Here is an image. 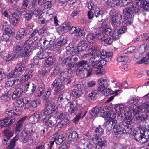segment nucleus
<instances>
[{
    "instance_id": "nucleus-32",
    "label": "nucleus",
    "mask_w": 149,
    "mask_h": 149,
    "mask_svg": "<svg viewBox=\"0 0 149 149\" xmlns=\"http://www.w3.org/2000/svg\"><path fill=\"white\" fill-rule=\"evenodd\" d=\"M94 13L96 20L98 22H101L103 20V11L99 10H95Z\"/></svg>"
},
{
    "instance_id": "nucleus-22",
    "label": "nucleus",
    "mask_w": 149,
    "mask_h": 149,
    "mask_svg": "<svg viewBox=\"0 0 149 149\" xmlns=\"http://www.w3.org/2000/svg\"><path fill=\"white\" fill-rule=\"evenodd\" d=\"M16 110L15 109L12 110L9 109L6 110L5 113L8 116L6 118H8V120L13 119L15 120V117L17 116V114L16 113L15 111H16Z\"/></svg>"
},
{
    "instance_id": "nucleus-21",
    "label": "nucleus",
    "mask_w": 149,
    "mask_h": 149,
    "mask_svg": "<svg viewBox=\"0 0 149 149\" xmlns=\"http://www.w3.org/2000/svg\"><path fill=\"white\" fill-rule=\"evenodd\" d=\"M67 42V40L65 36H61L57 40L55 43V46L58 48L62 47L65 45Z\"/></svg>"
},
{
    "instance_id": "nucleus-16",
    "label": "nucleus",
    "mask_w": 149,
    "mask_h": 149,
    "mask_svg": "<svg viewBox=\"0 0 149 149\" xmlns=\"http://www.w3.org/2000/svg\"><path fill=\"white\" fill-rule=\"evenodd\" d=\"M122 16L120 14H118L115 17L111 18V24L115 28L119 26L122 20Z\"/></svg>"
},
{
    "instance_id": "nucleus-19",
    "label": "nucleus",
    "mask_w": 149,
    "mask_h": 149,
    "mask_svg": "<svg viewBox=\"0 0 149 149\" xmlns=\"http://www.w3.org/2000/svg\"><path fill=\"white\" fill-rule=\"evenodd\" d=\"M8 118H5L3 120H0V129L3 127H6L11 125L12 124L15 122L13 119H11L9 121Z\"/></svg>"
},
{
    "instance_id": "nucleus-59",
    "label": "nucleus",
    "mask_w": 149,
    "mask_h": 149,
    "mask_svg": "<svg viewBox=\"0 0 149 149\" xmlns=\"http://www.w3.org/2000/svg\"><path fill=\"white\" fill-rule=\"evenodd\" d=\"M98 92V91L96 90L92 92L89 94V97L91 100H94L96 99L97 97Z\"/></svg>"
},
{
    "instance_id": "nucleus-60",
    "label": "nucleus",
    "mask_w": 149,
    "mask_h": 149,
    "mask_svg": "<svg viewBox=\"0 0 149 149\" xmlns=\"http://www.w3.org/2000/svg\"><path fill=\"white\" fill-rule=\"evenodd\" d=\"M38 35L37 31V29H36L33 31L31 35L28 36V37L30 38L33 39L34 41H35L38 39Z\"/></svg>"
},
{
    "instance_id": "nucleus-12",
    "label": "nucleus",
    "mask_w": 149,
    "mask_h": 149,
    "mask_svg": "<svg viewBox=\"0 0 149 149\" xmlns=\"http://www.w3.org/2000/svg\"><path fill=\"white\" fill-rule=\"evenodd\" d=\"M44 110L42 111L44 116H50V115L53 113H56L57 112V107L53 104L45 107Z\"/></svg>"
},
{
    "instance_id": "nucleus-13",
    "label": "nucleus",
    "mask_w": 149,
    "mask_h": 149,
    "mask_svg": "<svg viewBox=\"0 0 149 149\" xmlns=\"http://www.w3.org/2000/svg\"><path fill=\"white\" fill-rule=\"evenodd\" d=\"M98 54H99L98 53ZM92 56L91 57L89 60V63L90 65L92 68L95 69H97L98 61L100 60V56L99 54H97L96 53L93 54H91Z\"/></svg>"
},
{
    "instance_id": "nucleus-14",
    "label": "nucleus",
    "mask_w": 149,
    "mask_h": 149,
    "mask_svg": "<svg viewBox=\"0 0 149 149\" xmlns=\"http://www.w3.org/2000/svg\"><path fill=\"white\" fill-rule=\"evenodd\" d=\"M29 33V32H28L27 31L24 29L20 28L17 33L16 38L17 40H19L25 37L28 36L30 35Z\"/></svg>"
},
{
    "instance_id": "nucleus-51",
    "label": "nucleus",
    "mask_w": 149,
    "mask_h": 149,
    "mask_svg": "<svg viewBox=\"0 0 149 149\" xmlns=\"http://www.w3.org/2000/svg\"><path fill=\"white\" fill-rule=\"evenodd\" d=\"M11 97V95H10V93H7L3 94L0 97L1 100H3L4 102H7L9 101Z\"/></svg>"
},
{
    "instance_id": "nucleus-42",
    "label": "nucleus",
    "mask_w": 149,
    "mask_h": 149,
    "mask_svg": "<svg viewBox=\"0 0 149 149\" xmlns=\"http://www.w3.org/2000/svg\"><path fill=\"white\" fill-rule=\"evenodd\" d=\"M124 107L122 104H116L114 106V109L118 113H122L124 111Z\"/></svg>"
},
{
    "instance_id": "nucleus-30",
    "label": "nucleus",
    "mask_w": 149,
    "mask_h": 149,
    "mask_svg": "<svg viewBox=\"0 0 149 149\" xmlns=\"http://www.w3.org/2000/svg\"><path fill=\"white\" fill-rule=\"evenodd\" d=\"M98 51H100V50L98 49L97 46L96 45H93L92 47L91 48L89 49V53L84 54L81 58H86L87 57V55L89 54L94 55V54L96 53L97 52H98Z\"/></svg>"
},
{
    "instance_id": "nucleus-6",
    "label": "nucleus",
    "mask_w": 149,
    "mask_h": 149,
    "mask_svg": "<svg viewBox=\"0 0 149 149\" xmlns=\"http://www.w3.org/2000/svg\"><path fill=\"white\" fill-rule=\"evenodd\" d=\"M34 132L32 129H26L24 131H22L21 134V136L23 138L22 141L23 143H26L29 140H33L34 137L33 134Z\"/></svg>"
},
{
    "instance_id": "nucleus-11",
    "label": "nucleus",
    "mask_w": 149,
    "mask_h": 149,
    "mask_svg": "<svg viewBox=\"0 0 149 149\" xmlns=\"http://www.w3.org/2000/svg\"><path fill=\"white\" fill-rule=\"evenodd\" d=\"M88 46V44L85 41H83L80 42L77 46V49L74 48V47H72V49L69 50L70 51L73 52L74 53H80V52L85 50Z\"/></svg>"
},
{
    "instance_id": "nucleus-41",
    "label": "nucleus",
    "mask_w": 149,
    "mask_h": 149,
    "mask_svg": "<svg viewBox=\"0 0 149 149\" xmlns=\"http://www.w3.org/2000/svg\"><path fill=\"white\" fill-rule=\"evenodd\" d=\"M94 131L95 132V134L96 136H101L103 134L104 130L100 125H99L98 127L95 128Z\"/></svg>"
},
{
    "instance_id": "nucleus-26",
    "label": "nucleus",
    "mask_w": 149,
    "mask_h": 149,
    "mask_svg": "<svg viewBox=\"0 0 149 149\" xmlns=\"http://www.w3.org/2000/svg\"><path fill=\"white\" fill-rule=\"evenodd\" d=\"M68 138L70 139L72 141H76L79 137V135L77 132L73 131L69 133Z\"/></svg>"
},
{
    "instance_id": "nucleus-29",
    "label": "nucleus",
    "mask_w": 149,
    "mask_h": 149,
    "mask_svg": "<svg viewBox=\"0 0 149 149\" xmlns=\"http://www.w3.org/2000/svg\"><path fill=\"white\" fill-rule=\"evenodd\" d=\"M87 63V61L83 60L79 61L77 63L75 62L74 66H75L77 68L85 69L86 67V66L88 65Z\"/></svg>"
},
{
    "instance_id": "nucleus-43",
    "label": "nucleus",
    "mask_w": 149,
    "mask_h": 149,
    "mask_svg": "<svg viewBox=\"0 0 149 149\" xmlns=\"http://www.w3.org/2000/svg\"><path fill=\"white\" fill-rule=\"evenodd\" d=\"M123 132H114L115 133V136L119 139L121 137L122 135V134H130L131 132H127L126 130H125V127H123Z\"/></svg>"
},
{
    "instance_id": "nucleus-36",
    "label": "nucleus",
    "mask_w": 149,
    "mask_h": 149,
    "mask_svg": "<svg viewBox=\"0 0 149 149\" xmlns=\"http://www.w3.org/2000/svg\"><path fill=\"white\" fill-rule=\"evenodd\" d=\"M115 120H110L107 121L104 123V126L106 127L108 130H111L112 127H113L114 126Z\"/></svg>"
},
{
    "instance_id": "nucleus-2",
    "label": "nucleus",
    "mask_w": 149,
    "mask_h": 149,
    "mask_svg": "<svg viewBox=\"0 0 149 149\" xmlns=\"http://www.w3.org/2000/svg\"><path fill=\"white\" fill-rule=\"evenodd\" d=\"M66 58L62 60V58H60L59 61H61V64L62 66L65 65L68 66V68H71L74 66L75 62H77L78 61V58L74 55H72L71 53V51L68 50H67L65 55Z\"/></svg>"
},
{
    "instance_id": "nucleus-39",
    "label": "nucleus",
    "mask_w": 149,
    "mask_h": 149,
    "mask_svg": "<svg viewBox=\"0 0 149 149\" xmlns=\"http://www.w3.org/2000/svg\"><path fill=\"white\" fill-rule=\"evenodd\" d=\"M20 19V17L18 14L15 13L13 14L11 20L13 22L12 23L14 26H16V24L19 23Z\"/></svg>"
},
{
    "instance_id": "nucleus-1",
    "label": "nucleus",
    "mask_w": 149,
    "mask_h": 149,
    "mask_svg": "<svg viewBox=\"0 0 149 149\" xmlns=\"http://www.w3.org/2000/svg\"><path fill=\"white\" fill-rule=\"evenodd\" d=\"M139 10V8L134 3H131L129 5L123 10V12L125 15L127 16L125 22L127 25H130L132 23V19L134 17L133 13L137 12Z\"/></svg>"
},
{
    "instance_id": "nucleus-44",
    "label": "nucleus",
    "mask_w": 149,
    "mask_h": 149,
    "mask_svg": "<svg viewBox=\"0 0 149 149\" xmlns=\"http://www.w3.org/2000/svg\"><path fill=\"white\" fill-rule=\"evenodd\" d=\"M64 140V136L63 135H58L57 136L54 138V141L58 145L61 144Z\"/></svg>"
},
{
    "instance_id": "nucleus-47",
    "label": "nucleus",
    "mask_w": 149,
    "mask_h": 149,
    "mask_svg": "<svg viewBox=\"0 0 149 149\" xmlns=\"http://www.w3.org/2000/svg\"><path fill=\"white\" fill-rule=\"evenodd\" d=\"M83 94V91L73 89L71 95L74 97H78L81 96Z\"/></svg>"
},
{
    "instance_id": "nucleus-34",
    "label": "nucleus",
    "mask_w": 149,
    "mask_h": 149,
    "mask_svg": "<svg viewBox=\"0 0 149 149\" xmlns=\"http://www.w3.org/2000/svg\"><path fill=\"white\" fill-rule=\"evenodd\" d=\"M24 49H22V51L20 54V56L22 58L28 57L29 56V53L31 49H28L26 47H24Z\"/></svg>"
},
{
    "instance_id": "nucleus-37",
    "label": "nucleus",
    "mask_w": 149,
    "mask_h": 149,
    "mask_svg": "<svg viewBox=\"0 0 149 149\" xmlns=\"http://www.w3.org/2000/svg\"><path fill=\"white\" fill-rule=\"evenodd\" d=\"M80 149H91L89 144L86 142L84 139H81L79 141Z\"/></svg>"
},
{
    "instance_id": "nucleus-50",
    "label": "nucleus",
    "mask_w": 149,
    "mask_h": 149,
    "mask_svg": "<svg viewBox=\"0 0 149 149\" xmlns=\"http://www.w3.org/2000/svg\"><path fill=\"white\" fill-rule=\"evenodd\" d=\"M25 18L27 21H30L32 18L33 16V12L28 10L25 11L24 13Z\"/></svg>"
},
{
    "instance_id": "nucleus-35",
    "label": "nucleus",
    "mask_w": 149,
    "mask_h": 149,
    "mask_svg": "<svg viewBox=\"0 0 149 149\" xmlns=\"http://www.w3.org/2000/svg\"><path fill=\"white\" fill-rule=\"evenodd\" d=\"M87 40L90 43H93L95 42L96 40L95 34L89 33L87 35Z\"/></svg>"
},
{
    "instance_id": "nucleus-10",
    "label": "nucleus",
    "mask_w": 149,
    "mask_h": 149,
    "mask_svg": "<svg viewBox=\"0 0 149 149\" xmlns=\"http://www.w3.org/2000/svg\"><path fill=\"white\" fill-rule=\"evenodd\" d=\"M65 83H63L58 78H56L52 84L53 88H58L55 90L54 93L57 95L65 88Z\"/></svg>"
},
{
    "instance_id": "nucleus-33",
    "label": "nucleus",
    "mask_w": 149,
    "mask_h": 149,
    "mask_svg": "<svg viewBox=\"0 0 149 149\" xmlns=\"http://www.w3.org/2000/svg\"><path fill=\"white\" fill-rule=\"evenodd\" d=\"M4 134L5 138L9 139L13 136V132L11 130L10 128L8 127L4 130Z\"/></svg>"
},
{
    "instance_id": "nucleus-55",
    "label": "nucleus",
    "mask_w": 149,
    "mask_h": 149,
    "mask_svg": "<svg viewBox=\"0 0 149 149\" xmlns=\"http://www.w3.org/2000/svg\"><path fill=\"white\" fill-rule=\"evenodd\" d=\"M95 33L96 35V39H97L101 41V42L105 38V36L102 31V32H96Z\"/></svg>"
},
{
    "instance_id": "nucleus-24",
    "label": "nucleus",
    "mask_w": 149,
    "mask_h": 149,
    "mask_svg": "<svg viewBox=\"0 0 149 149\" xmlns=\"http://www.w3.org/2000/svg\"><path fill=\"white\" fill-rule=\"evenodd\" d=\"M38 88L37 90L38 91V96H41L43 93L45 89V85L41 80L38 81L37 82Z\"/></svg>"
},
{
    "instance_id": "nucleus-45",
    "label": "nucleus",
    "mask_w": 149,
    "mask_h": 149,
    "mask_svg": "<svg viewBox=\"0 0 149 149\" xmlns=\"http://www.w3.org/2000/svg\"><path fill=\"white\" fill-rule=\"evenodd\" d=\"M56 61V58L53 56H51L48 57L46 60V63L49 65H53L55 63Z\"/></svg>"
},
{
    "instance_id": "nucleus-58",
    "label": "nucleus",
    "mask_w": 149,
    "mask_h": 149,
    "mask_svg": "<svg viewBox=\"0 0 149 149\" xmlns=\"http://www.w3.org/2000/svg\"><path fill=\"white\" fill-rule=\"evenodd\" d=\"M148 48V47L146 44H143L139 47L138 52L142 55Z\"/></svg>"
},
{
    "instance_id": "nucleus-40",
    "label": "nucleus",
    "mask_w": 149,
    "mask_h": 149,
    "mask_svg": "<svg viewBox=\"0 0 149 149\" xmlns=\"http://www.w3.org/2000/svg\"><path fill=\"white\" fill-rule=\"evenodd\" d=\"M71 27L70 24L68 22H65L61 26V30L64 32H66L70 30Z\"/></svg>"
},
{
    "instance_id": "nucleus-49",
    "label": "nucleus",
    "mask_w": 149,
    "mask_h": 149,
    "mask_svg": "<svg viewBox=\"0 0 149 149\" xmlns=\"http://www.w3.org/2000/svg\"><path fill=\"white\" fill-rule=\"evenodd\" d=\"M61 108L57 109V112H56L57 114V118L61 120L63 119L66 116V115L65 112H63L60 110Z\"/></svg>"
},
{
    "instance_id": "nucleus-9",
    "label": "nucleus",
    "mask_w": 149,
    "mask_h": 149,
    "mask_svg": "<svg viewBox=\"0 0 149 149\" xmlns=\"http://www.w3.org/2000/svg\"><path fill=\"white\" fill-rule=\"evenodd\" d=\"M45 116L43 113L41 114L39 111H37L29 117V123L32 124L36 123L40 120L43 122Z\"/></svg>"
},
{
    "instance_id": "nucleus-64",
    "label": "nucleus",
    "mask_w": 149,
    "mask_h": 149,
    "mask_svg": "<svg viewBox=\"0 0 149 149\" xmlns=\"http://www.w3.org/2000/svg\"><path fill=\"white\" fill-rule=\"evenodd\" d=\"M67 76V74L64 72H62L60 73L59 76L58 78L61 80L63 83H65L64 81L65 80Z\"/></svg>"
},
{
    "instance_id": "nucleus-56",
    "label": "nucleus",
    "mask_w": 149,
    "mask_h": 149,
    "mask_svg": "<svg viewBox=\"0 0 149 149\" xmlns=\"http://www.w3.org/2000/svg\"><path fill=\"white\" fill-rule=\"evenodd\" d=\"M20 75L15 70L14 71H12L10 72L7 76V78L8 79H11L13 77H19Z\"/></svg>"
},
{
    "instance_id": "nucleus-17",
    "label": "nucleus",
    "mask_w": 149,
    "mask_h": 149,
    "mask_svg": "<svg viewBox=\"0 0 149 149\" xmlns=\"http://www.w3.org/2000/svg\"><path fill=\"white\" fill-rule=\"evenodd\" d=\"M25 89L26 92L33 94L36 89V86L34 84L28 82L24 84Z\"/></svg>"
},
{
    "instance_id": "nucleus-18",
    "label": "nucleus",
    "mask_w": 149,
    "mask_h": 149,
    "mask_svg": "<svg viewBox=\"0 0 149 149\" xmlns=\"http://www.w3.org/2000/svg\"><path fill=\"white\" fill-rule=\"evenodd\" d=\"M76 113V116L73 119L74 122V123L78 121L80 118H83L84 117L87 113V112L84 109H82L79 110H77Z\"/></svg>"
},
{
    "instance_id": "nucleus-4",
    "label": "nucleus",
    "mask_w": 149,
    "mask_h": 149,
    "mask_svg": "<svg viewBox=\"0 0 149 149\" xmlns=\"http://www.w3.org/2000/svg\"><path fill=\"white\" fill-rule=\"evenodd\" d=\"M132 116L131 114L127 115L121 122V124L125 127V130L128 132H132L133 128L132 124L134 123V120L132 118Z\"/></svg>"
},
{
    "instance_id": "nucleus-31",
    "label": "nucleus",
    "mask_w": 149,
    "mask_h": 149,
    "mask_svg": "<svg viewBox=\"0 0 149 149\" xmlns=\"http://www.w3.org/2000/svg\"><path fill=\"white\" fill-rule=\"evenodd\" d=\"M26 118V117H24L18 121L16 126L15 130L16 131L18 132L21 130L23 127V124Z\"/></svg>"
},
{
    "instance_id": "nucleus-53",
    "label": "nucleus",
    "mask_w": 149,
    "mask_h": 149,
    "mask_svg": "<svg viewBox=\"0 0 149 149\" xmlns=\"http://www.w3.org/2000/svg\"><path fill=\"white\" fill-rule=\"evenodd\" d=\"M139 64L144 63L146 64H147L149 63V52L146 54V57H143L141 60L137 62Z\"/></svg>"
},
{
    "instance_id": "nucleus-23",
    "label": "nucleus",
    "mask_w": 149,
    "mask_h": 149,
    "mask_svg": "<svg viewBox=\"0 0 149 149\" xmlns=\"http://www.w3.org/2000/svg\"><path fill=\"white\" fill-rule=\"evenodd\" d=\"M22 47L21 46L16 45L14 46L12 54L14 57H17L20 56L22 51Z\"/></svg>"
},
{
    "instance_id": "nucleus-8",
    "label": "nucleus",
    "mask_w": 149,
    "mask_h": 149,
    "mask_svg": "<svg viewBox=\"0 0 149 149\" xmlns=\"http://www.w3.org/2000/svg\"><path fill=\"white\" fill-rule=\"evenodd\" d=\"M143 132L142 128L134 131L133 136L134 139L141 143H145L147 141V139L143 137Z\"/></svg>"
},
{
    "instance_id": "nucleus-15",
    "label": "nucleus",
    "mask_w": 149,
    "mask_h": 149,
    "mask_svg": "<svg viewBox=\"0 0 149 149\" xmlns=\"http://www.w3.org/2000/svg\"><path fill=\"white\" fill-rule=\"evenodd\" d=\"M33 75V70L31 68L27 69L25 73L21 77V81L22 82L27 81L29 79L32 77Z\"/></svg>"
},
{
    "instance_id": "nucleus-27",
    "label": "nucleus",
    "mask_w": 149,
    "mask_h": 149,
    "mask_svg": "<svg viewBox=\"0 0 149 149\" xmlns=\"http://www.w3.org/2000/svg\"><path fill=\"white\" fill-rule=\"evenodd\" d=\"M26 67V65L24 63L21 62L17 64L15 70L21 75L22 73V71Z\"/></svg>"
},
{
    "instance_id": "nucleus-48",
    "label": "nucleus",
    "mask_w": 149,
    "mask_h": 149,
    "mask_svg": "<svg viewBox=\"0 0 149 149\" xmlns=\"http://www.w3.org/2000/svg\"><path fill=\"white\" fill-rule=\"evenodd\" d=\"M117 120L115 119L113 127L114 132H123V128L117 123Z\"/></svg>"
},
{
    "instance_id": "nucleus-52",
    "label": "nucleus",
    "mask_w": 149,
    "mask_h": 149,
    "mask_svg": "<svg viewBox=\"0 0 149 149\" xmlns=\"http://www.w3.org/2000/svg\"><path fill=\"white\" fill-rule=\"evenodd\" d=\"M103 24L101 26L102 31L103 33H104L108 36H110L112 34V30L110 28H105L103 27Z\"/></svg>"
},
{
    "instance_id": "nucleus-62",
    "label": "nucleus",
    "mask_w": 149,
    "mask_h": 149,
    "mask_svg": "<svg viewBox=\"0 0 149 149\" xmlns=\"http://www.w3.org/2000/svg\"><path fill=\"white\" fill-rule=\"evenodd\" d=\"M40 103L41 101L40 100H36L31 101L30 103V106L33 108H35L36 107L38 104H40Z\"/></svg>"
},
{
    "instance_id": "nucleus-25",
    "label": "nucleus",
    "mask_w": 149,
    "mask_h": 149,
    "mask_svg": "<svg viewBox=\"0 0 149 149\" xmlns=\"http://www.w3.org/2000/svg\"><path fill=\"white\" fill-rule=\"evenodd\" d=\"M23 93V88H19L15 90L12 95V99L15 100L20 97Z\"/></svg>"
},
{
    "instance_id": "nucleus-3",
    "label": "nucleus",
    "mask_w": 149,
    "mask_h": 149,
    "mask_svg": "<svg viewBox=\"0 0 149 149\" xmlns=\"http://www.w3.org/2000/svg\"><path fill=\"white\" fill-rule=\"evenodd\" d=\"M133 110V114L136 115L134 119L138 121H141L147 123L149 121V116L148 114H143L138 106L134 104L131 109Z\"/></svg>"
},
{
    "instance_id": "nucleus-38",
    "label": "nucleus",
    "mask_w": 149,
    "mask_h": 149,
    "mask_svg": "<svg viewBox=\"0 0 149 149\" xmlns=\"http://www.w3.org/2000/svg\"><path fill=\"white\" fill-rule=\"evenodd\" d=\"M49 55V53L43 50L39 51L38 53L37 56L40 59H42L45 58Z\"/></svg>"
},
{
    "instance_id": "nucleus-61",
    "label": "nucleus",
    "mask_w": 149,
    "mask_h": 149,
    "mask_svg": "<svg viewBox=\"0 0 149 149\" xmlns=\"http://www.w3.org/2000/svg\"><path fill=\"white\" fill-rule=\"evenodd\" d=\"M113 41L111 38H108L104 39L102 42V44L106 46L108 45L111 44Z\"/></svg>"
},
{
    "instance_id": "nucleus-20",
    "label": "nucleus",
    "mask_w": 149,
    "mask_h": 149,
    "mask_svg": "<svg viewBox=\"0 0 149 149\" xmlns=\"http://www.w3.org/2000/svg\"><path fill=\"white\" fill-rule=\"evenodd\" d=\"M107 61L104 59H102L98 62V64L97 70L95 72L96 74L100 76H102L103 74V72L102 71L101 69L103 68V66L104 65L106 64Z\"/></svg>"
},
{
    "instance_id": "nucleus-57",
    "label": "nucleus",
    "mask_w": 149,
    "mask_h": 149,
    "mask_svg": "<svg viewBox=\"0 0 149 149\" xmlns=\"http://www.w3.org/2000/svg\"><path fill=\"white\" fill-rule=\"evenodd\" d=\"M107 117L109 119V120H112L114 119L116 117V114L112 110L109 111H107Z\"/></svg>"
},
{
    "instance_id": "nucleus-54",
    "label": "nucleus",
    "mask_w": 149,
    "mask_h": 149,
    "mask_svg": "<svg viewBox=\"0 0 149 149\" xmlns=\"http://www.w3.org/2000/svg\"><path fill=\"white\" fill-rule=\"evenodd\" d=\"M13 81V88H15L16 89L19 88H23L22 87V85L20 82L17 79L14 81Z\"/></svg>"
},
{
    "instance_id": "nucleus-46",
    "label": "nucleus",
    "mask_w": 149,
    "mask_h": 149,
    "mask_svg": "<svg viewBox=\"0 0 149 149\" xmlns=\"http://www.w3.org/2000/svg\"><path fill=\"white\" fill-rule=\"evenodd\" d=\"M140 7L146 11H149V0H144Z\"/></svg>"
},
{
    "instance_id": "nucleus-5",
    "label": "nucleus",
    "mask_w": 149,
    "mask_h": 149,
    "mask_svg": "<svg viewBox=\"0 0 149 149\" xmlns=\"http://www.w3.org/2000/svg\"><path fill=\"white\" fill-rule=\"evenodd\" d=\"M99 86L98 88V91H101L102 93L106 92V95H109L113 93V92L109 88H107L108 86L107 82L106 79L103 78L100 79L98 81Z\"/></svg>"
},
{
    "instance_id": "nucleus-28",
    "label": "nucleus",
    "mask_w": 149,
    "mask_h": 149,
    "mask_svg": "<svg viewBox=\"0 0 149 149\" xmlns=\"http://www.w3.org/2000/svg\"><path fill=\"white\" fill-rule=\"evenodd\" d=\"M58 103H60L63 107L65 106L68 103V100L65 95L61 94L58 98Z\"/></svg>"
},
{
    "instance_id": "nucleus-63",
    "label": "nucleus",
    "mask_w": 149,
    "mask_h": 149,
    "mask_svg": "<svg viewBox=\"0 0 149 149\" xmlns=\"http://www.w3.org/2000/svg\"><path fill=\"white\" fill-rule=\"evenodd\" d=\"M101 109V107H94L91 110V112L93 114V116H95L99 112Z\"/></svg>"
},
{
    "instance_id": "nucleus-7",
    "label": "nucleus",
    "mask_w": 149,
    "mask_h": 149,
    "mask_svg": "<svg viewBox=\"0 0 149 149\" xmlns=\"http://www.w3.org/2000/svg\"><path fill=\"white\" fill-rule=\"evenodd\" d=\"M43 123L49 127H54L57 123V118L54 116H45Z\"/></svg>"
}]
</instances>
